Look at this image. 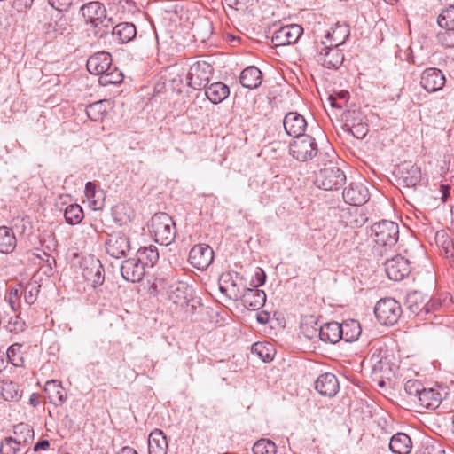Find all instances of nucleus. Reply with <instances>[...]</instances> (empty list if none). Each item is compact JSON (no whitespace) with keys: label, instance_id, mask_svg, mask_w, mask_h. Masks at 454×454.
<instances>
[{"label":"nucleus","instance_id":"obj_16","mask_svg":"<svg viewBox=\"0 0 454 454\" xmlns=\"http://www.w3.org/2000/svg\"><path fill=\"white\" fill-rule=\"evenodd\" d=\"M302 33L303 28L300 25L285 26L274 33L271 42L275 46L292 44L297 42Z\"/></svg>","mask_w":454,"mask_h":454},{"label":"nucleus","instance_id":"obj_57","mask_svg":"<svg viewBox=\"0 0 454 454\" xmlns=\"http://www.w3.org/2000/svg\"><path fill=\"white\" fill-rule=\"evenodd\" d=\"M20 291L18 289H12L6 299L13 310H16L15 305L17 300L20 298Z\"/></svg>","mask_w":454,"mask_h":454},{"label":"nucleus","instance_id":"obj_13","mask_svg":"<svg viewBox=\"0 0 454 454\" xmlns=\"http://www.w3.org/2000/svg\"><path fill=\"white\" fill-rule=\"evenodd\" d=\"M242 278L239 274L235 276L230 272L223 273L219 278V289L222 294L226 295L229 299L238 301L241 297L240 286L242 285Z\"/></svg>","mask_w":454,"mask_h":454},{"label":"nucleus","instance_id":"obj_27","mask_svg":"<svg viewBox=\"0 0 454 454\" xmlns=\"http://www.w3.org/2000/svg\"><path fill=\"white\" fill-rule=\"evenodd\" d=\"M239 82L245 88L256 89L262 84V73L258 67L249 66L241 72Z\"/></svg>","mask_w":454,"mask_h":454},{"label":"nucleus","instance_id":"obj_33","mask_svg":"<svg viewBox=\"0 0 454 454\" xmlns=\"http://www.w3.org/2000/svg\"><path fill=\"white\" fill-rule=\"evenodd\" d=\"M0 395L5 401L17 402L22 396V390L17 383L4 380L0 382Z\"/></svg>","mask_w":454,"mask_h":454},{"label":"nucleus","instance_id":"obj_25","mask_svg":"<svg viewBox=\"0 0 454 454\" xmlns=\"http://www.w3.org/2000/svg\"><path fill=\"white\" fill-rule=\"evenodd\" d=\"M44 393L49 402L55 406L62 405L66 399L67 394L60 381L51 380L45 383Z\"/></svg>","mask_w":454,"mask_h":454},{"label":"nucleus","instance_id":"obj_39","mask_svg":"<svg viewBox=\"0 0 454 454\" xmlns=\"http://www.w3.org/2000/svg\"><path fill=\"white\" fill-rule=\"evenodd\" d=\"M66 222L71 225L78 224L83 219V210L78 204L67 206L64 212Z\"/></svg>","mask_w":454,"mask_h":454},{"label":"nucleus","instance_id":"obj_40","mask_svg":"<svg viewBox=\"0 0 454 454\" xmlns=\"http://www.w3.org/2000/svg\"><path fill=\"white\" fill-rule=\"evenodd\" d=\"M253 454H277V446L270 439L258 440L252 448Z\"/></svg>","mask_w":454,"mask_h":454},{"label":"nucleus","instance_id":"obj_42","mask_svg":"<svg viewBox=\"0 0 454 454\" xmlns=\"http://www.w3.org/2000/svg\"><path fill=\"white\" fill-rule=\"evenodd\" d=\"M106 110L103 101H97L88 106L86 114L93 121H98L103 119Z\"/></svg>","mask_w":454,"mask_h":454},{"label":"nucleus","instance_id":"obj_52","mask_svg":"<svg viewBox=\"0 0 454 454\" xmlns=\"http://www.w3.org/2000/svg\"><path fill=\"white\" fill-rule=\"evenodd\" d=\"M419 454H444V450L439 444L425 443L422 445Z\"/></svg>","mask_w":454,"mask_h":454},{"label":"nucleus","instance_id":"obj_6","mask_svg":"<svg viewBox=\"0 0 454 454\" xmlns=\"http://www.w3.org/2000/svg\"><path fill=\"white\" fill-rule=\"evenodd\" d=\"M374 314L381 325H393L400 318L402 309L395 299L385 298L376 303Z\"/></svg>","mask_w":454,"mask_h":454},{"label":"nucleus","instance_id":"obj_63","mask_svg":"<svg viewBox=\"0 0 454 454\" xmlns=\"http://www.w3.org/2000/svg\"><path fill=\"white\" fill-rule=\"evenodd\" d=\"M118 454H137V452L131 447H123Z\"/></svg>","mask_w":454,"mask_h":454},{"label":"nucleus","instance_id":"obj_56","mask_svg":"<svg viewBox=\"0 0 454 454\" xmlns=\"http://www.w3.org/2000/svg\"><path fill=\"white\" fill-rule=\"evenodd\" d=\"M35 0H15L14 6L19 12L30 9Z\"/></svg>","mask_w":454,"mask_h":454},{"label":"nucleus","instance_id":"obj_12","mask_svg":"<svg viewBox=\"0 0 454 454\" xmlns=\"http://www.w3.org/2000/svg\"><path fill=\"white\" fill-rule=\"evenodd\" d=\"M385 271L389 279L401 281L411 272L410 262L401 255H395L385 262Z\"/></svg>","mask_w":454,"mask_h":454},{"label":"nucleus","instance_id":"obj_55","mask_svg":"<svg viewBox=\"0 0 454 454\" xmlns=\"http://www.w3.org/2000/svg\"><path fill=\"white\" fill-rule=\"evenodd\" d=\"M344 59H322L323 62L321 64L326 68L337 69L343 64Z\"/></svg>","mask_w":454,"mask_h":454},{"label":"nucleus","instance_id":"obj_34","mask_svg":"<svg viewBox=\"0 0 454 454\" xmlns=\"http://www.w3.org/2000/svg\"><path fill=\"white\" fill-rule=\"evenodd\" d=\"M17 240L12 230L5 227H0V252L10 254L14 251Z\"/></svg>","mask_w":454,"mask_h":454},{"label":"nucleus","instance_id":"obj_64","mask_svg":"<svg viewBox=\"0 0 454 454\" xmlns=\"http://www.w3.org/2000/svg\"><path fill=\"white\" fill-rule=\"evenodd\" d=\"M30 403L35 407L39 404V399H38V396L35 395V394H33L31 396H30Z\"/></svg>","mask_w":454,"mask_h":454},{"label":"nucleus","instance_id":"obj_41","mask_svg":"<svg viewBox=\"0 0 454 454\" xmlns=\"http://www.w3.org/2000/svg\"><path fill=\"white\" fill-rule=\"evenodd\" d=\"M438 25L443 29L454 30V6L442 10L437 19Z\"/></svg>","mask_w":454,"mask_h":454},{"label":"nucleus","instance_id":"obj_53","mask_svg":"<svg viewBox=\"0 0 454 454\" xmlns=\"http://www.w3.org/2000/svg\"><path fill=\"white\" fill-rule=\"evenodd\" d=\"M49 4L59 12H66L72 4V0H48Z\"/></svg>","mask_w":454,"mask_h":454},{"label":"nucleus","instance_id":"obj_7","mask_svg":"<svg viewBox=\"0 0 454 454\" xmlns=\"http://www.w3.org/2000/svg\"><path fill=\"white\" fill-rule=\"evenodd\" d=\"M130 248V239L122 231H114L105 240L106 254L115 259L128 256Z\"/></svg>","mask_w":454,"mask_h":454},{"label":"nucleus","instance_id":"obj_59","mask_svg":"<svg viewBox=\"0 0 454 454\" xmlns=\"http://www.w3.org/2000/svg\"><path fill=\"white\" fill-rule=\"evenodd\" d=\"M50 447V442L48 440H40L38 442H36L34 446V451H39V450H45L49 449Z\"/></svg>","mask_w":454,"mask_h":454},{"label":"nucleus","instance_id":"obj_11","mask_svg":"<svg viewBox=\"0 0 454 454\" xmlns=\"http://www.w3.org/2000/svg\"><path fill=\"white\" fill-rule=\"evenodd\" d=\"M342 197L347 204L362 206L370 199L368 188L360 182H352L343 190Z\"/></svg>","mask_w":454,"mask_h":454},{"label":"nucleus","instance_id":"obj_14","mask_svg":"<svg viewBox=\"0 0 454 454\" xmlns=\"http://www.w3.org/2000/svg\"><path fill=\"white\" fill-rule=\"evenodd\" d=\"M448 394V389L444 387H423L418 403L423 408L434 410L439 407L443 399L447 398Z\"/></svg>","mask_w":454,"mask_h":454},{"label":"nucleus","instance_id":"obj_26","mask_svg":"<svg viewBox=\"0 0 454 454\" xmlns=\"http://www.w3.org/2000/svg\"><path fill=\"white\" fill-rule=\"evenodd\" d=\"M168 442L160 429L153 430L148 436V454H167Z\"/></svg>","mask_w":454,"mask_h":454},{"label":"nucleus","instance_id":"obj_23","mask_svg":"<svg viewBox=\"0 0 454 454\" xmlns=\"http://www.w3.org/2000/svg\"><path fill=\"white\" fill-rule=\"evenodd\" d=\"M398 178L406 187H414L421 181L420 168L411 162H404L398 169Z\"/></svg>","mask_w":454,"mask_h":454},{"label":"nucleus","instance_id":"obj_5","mask_svg":"<svg viewBox=\"0 0 454 454\" xmlns=\"http://www.w3.org/2000/svg\"><path fill=\"white\" fill-rule=\"evenodd\" d=\"M346 182L344 172L338 167L329 166L320 169L317 175L315 184L325 191H337Z\"/></svg>","mask_w":454,"mask_h":454},{"label":"nucleus","instance_id":"obj_30","mask_svg":"<svg viewBox=\"0 0 454 454\" xmlns=\"http://www.w3.org/2000/svg\"><path fill=\"white\" fill-rule=\"evenodd\" d=\"M204 89L206 97L213 104L223 102L230 95L229 87L221 82L207 85Z\"/></svg>","mask_w":454,"mask_h":454},{"label":"nucleus","instance_id":"obj_38","mask_svg":"<svg viewBox=\"0 0 454 454\" xmlns=\"http://www.w3.org/2000/svg\"><path fill=\"white\" fill-rule=\"evenodd\" d=\"M84 194L90 204V207L93 210H97L102 207L103 201L102 192L96 190V184L92 182H87L85 184Z\"/></svg>","mask_w":454,"mask_h":454},{"label":"nucleus","instance_id":"obj_47","mask_svg":"<svg viewBox=\"0 0 454 454\" xmlns=\"http://www.w3.org/2000/svg\"><path fill=\"white\" fill-rule=\"evenodd\" d=\"M252 352L256 353L264 362L272 359L270 350L268 344L263 342H257L252 346Z\"/></svg>","mask_w":454,"mask_h":454},{"label":"nucleus","instance_id":"obj_1","mask_svg":"<svg viewBox=\"0 0 454 454\" xmlns=\"http://www.w3.org/2000/svg\"><path fill=\"white\" fill-rule=\"evenodd\" d=\"M371 237L374 241L373 252L383 256L396 245L399 238V226L392 221H380L372 225Z\"/></svg>","mask_w":454,"mask_h":454},{"label":"nucleus","instance_id":"obj_3","mask_svg":"<svg viewBox=\"0 0 454 454\" xmlns=\"http://www.w3.org/2000/svg\"><path fill=\"white\" fill-rule=\"evenodd\" d=\"M348 35V26L337 23L335 27L325 35V40L321 43L322 48L319 51V54L327 56L333 52V56L344 57L342 51L340 50L339 47L345 43Z\"/></svg>","mask_w":454,"mask_h":454},{"label":"nucleus","instance_id":"obj_21","mask_svg":"<svg viewBox=\"0 0 454 454\" xmlns=\"http://www.w3.org/2000/svg\"><path fill=\"white\" fill-rule=\"evenodd\" d=\"M122 278L132 283L139 282L145 275V266L137 258L125 260L121 267Z\"/></svg>","mask_w":454,"mask_h":454},{"label":"nucleus","instance_id":"obj_2","mask_svg":"<svg viewBox=\"0 0 454 454\" xmlns=\"http://www.w3.org/2000/svg\"><path fill=\"white\" fill-rule=\"evenodd\" d=\"M150 233L155 242L170 245L176 239V223L167 213H157L151 219Z\"/></svg>","mask_w":454,"mask_h":454},{"label":"nucleus","instance_id":"obj_43","mask_svg":"<svg viewBox=\"0 0 454 454\" xmlns=\"http://www.w3.org/2000/svg\"><path fill=\"white\" fill-rule=\"evenodd\" d=\"M423 385L417 380H410L404 385L406 394L411 397L414 403H418L420 393H422Z\"/></svg>","mask_w":454,"mask_h":454},{"label":"nucleus","instance_id":"obj_28","mask_svg":"<svg viewBox=\"0 0 454 454\" xmlns=\"http://www.w3.org/2000/svg\"><path fill=\"white\" fill-rule=\"evenodd\" d=\"M341 329L338 322L325 323L319 328L318 336L322 341L334 344L341 340Z\"/></svg>","mask_w":454,"mask_h":454},{"label":"nucleus","instance_id":"obj_29","mask_svg":"<svg viewBox=\"0 0 454 454\" xmlns=\"http://www.w3.org/2000/svg\"><path fill=\"white\" fill-rule=\"evenodd\" d=\"M412 449V442L410 436L404 433L394 434L389 442V450L394 454H409Z\"/></svg>","mask_w":454,"mask_h":454},{"label":"nucleus","instance_id":"obj_35","mask_svg":"<svg viewBox=\"0 0 454 454\" xmlns=\"http://www.w3.org/2000/svg\"><path fill=\"white\" fill-rule=\"evenodd\" d=\"M112 60L113 59H87L86 67L91 74L102 76L107 70H112Z\"/></svg>","mask_w":454,"mask_h":454},{"label":"nucleus","instance_id":"obj_22","mask_svg":"<svg viewBox=\"0 0 454 454\" xmlns=\"http://www.w3.org/2000/svg\"><path fill=\"white\" fill-rule=\"evenodd\" d=\"M315 388L321 395L333 397L338 393L340 386L336 376L326 372L317 377Z\"/></svg>","mask_w":454,"mask_h":454},{"label":"nucleus","instance_id":"obj_37","mask_svg":"<svg viewBox=\"0 0 454 454\" xmlns=\"http://www.w3.org/2000/svg\"><path fill=\"white\" fill-rule=\"evenodd\" d=\"M138 260L144 266L153 267L159 260V252L155 246L141 247L137 251Z\"/></svg>","mask_w":454,"mask_h":454},{"label":"nucleus","instance_id":"obj_4","mask_svg":"<svg viewBox=\"0 0 454 454\" xmlns=\"http://www.w3.org/2000/svg\"><path fill=\"white\" fill-rule=\"evenodd\" d=\"M25 433L26 436L23 439H17L13 437H6L4 438L0 444V453L1 454H26L27 450H26L28 440L32 439L34 432L33 430L26 424H19L14 427V434H18V433Z\"/></svg>","mask_w":454,"mask_h":454},{"label":"nucleus","instance_id":"obj_17","mask_svg":"<svg viewBox=\"0 0 454 454\" xmlns=\"http://www.w3.org/2000/svg\"><path fill=\"white\" fill-rule=\"evenodd\" d=\"M81 11L87 24L97 28L106 18V10L99 2H90L81 7Z\"/></svg>","mask_w":454,"mask_h":454},{"label":"nucleus","instance_id":"obj_48","mask_svg":"<svg viewBox=\"0 0 454 454\" xmlns=\"http://www.w3.org/2000/svg\"><path fill=\"white\" fill-rule=\"evenodd\" d=\"M437 40L442 46H444L446 48H453L454 47V30L445 29L444 31L438 33Z\"/></svg>","mask_w":454,"mask_h":454},{"label":"nucleus","instance_id":"obj_20","mask_svg":"<svg viewBox=\"0 0 454 454\" xmlns=\"http://www.w3.org/2000/svg\"><path fill=\"white\" fill-rule=\"evenodd\" d=\"M445 76L437 68H427L421 75L420 84L428 92H435L442 89Z\"/></svg>","mask_w":454,"mask_h":454},{"label":"nucleus","instance_id":"obj_60","mask_svg":"<svg viewBox=\"0 0 454 454\" xmlns=\"http://www.w3.org/2000/svg\"><path fill=\"white\" fill-rule=\"evenodd\" d=\"M270 314L267 311H261L256 316L257 321L262 325L267 324L270 321Z\"/></svg>","mask_w":454,"mask_h":454},{"label":"nucleus","instance_id":"obj_46","mask_svg":"<svg viewBox=\"0 0 454 454\" xmlns=\"http://www.w3.org/2000/svg\"><path fill=\"white\" fill-rule=\"evenodd\" d=\"M344 130L350 133L357 139H363L367 135L369 128L366 121H364L360 124H356L354 126L345 129Z\"/></svg>","mask_w":454,"mask_h":454},{"label":"nucleus","instance_id":"obj_9","mask_svg":"<svg viewBox=\"0 0 454 454\" xmlns=\"http://www.w3.org/2000/svg\"><path fill=\"white\" fill-rule=\"evenodd\" d=\"M213 70V67L207 62L197 61L190 67L187 74V84L194 90L206 87L211 79Z\"/></svg>","mask_w":454,"mask_h":454},{"label":"nucleus","instance_id":"obj_50","mask_svg":"<svg viewBox=\"0 0 454 454\" xmlns=\"http://www.w3.org/2000/svg\"><path fill=\"white\" fill-rule=\"evenodd\" d=\"M25 322L19 317L16 316L10 319L8 323V328L10 332L20 333L24 330Z\"/></svg>","mask_w":454,"mask_h":454},{"label":"nucleus","instance_id":"obj_54","mask_svg":"<svg viewBox=\"0 0 454 454\" xmlns=\"http://www.w3.org/2000/svg\"><path fill=\"white\" fill-rule=\"evenodd\" d=\"M227 4L238 11H245L252 0H225Z\"/></svg>","mask_w":454,"mask_h":454},{"label":"nucleus","instance_id":"obj_58","mask_svg":"<svg viewBox=\"0 0 454 454\" xmlns=\"http://www.w3.org/2000/svg\"><path fill=\"white\" fill-rule=\"evenodd\" d=\"M441 306V302L437 299H431L424 307L426 313L437 309Z\"/></svg>","mask_w":454,"mask_h":454},{"label":"nucleus","instance_id":"obj_61","mask_svg":"<svg viewBox=\"0 0 454 454\" xmlns=\"http://www.w3.org/2000/svg\"><path fill=\"white\" fill-rule=\"evenodd\" d=\"M20 348V345L18 344H13L12 345L8 350H7V356H8V358L10 361H12V363L14 364V365H17V364L14 362V359H12V357L15 355V352L16 350H19Z\"/></svg>","mask_w":454,"mask_h":454},{"label":"nucleus","instance_id":"obj_45","mask_svg":"<svg viewBox=\"0 0 454 454\" xmlns=\"http://www.w3.org/2000/svg\"><path fill=\"white\" fill-rule=\"evenodd\" d=\"M122 79V73L117 67L112 66V70H107L105 74L100 76L99 82L103 84H116L120 83Z\"/></svg>","mask_w":454,"mask_h":454},{"label":"nucleus","instance_id":"obj_44","mask_svg":"<svg viewBox=\"0 0 454 454\" xmlns=\"http://www.w3.org/2000/svg\"><path fill=\"white\" fill-rule=\"evenodd\" d=\"M40 287L41 286L37 284L36 281L28 282L24 286V299L27 304L32 305L35 302L40 292Z\"/></svg>","mask_w":454,"mask_h":454},{"label":"nucleus","instance_id":"obj_10","mask_svg":"<svg viewBox=\"0 0 454 454\" xmlns=\"http://www.w3.org/2000/svg\"><path fill=\"white\" fill-rule=\"evenodd\" d=\"M214 260V251L207 244H197L192 247L189 253V262L196 269L207 270Z\"/></svg>","mask_w":454,"mask_h":454},{"label":"nucleus","instance_id":"obj_24","mask_svg":"<svg viewBox=\"0 0 454 454\" xmlns=\"http://www.w3.org/2000/svg\"><path fill=\"white\" fill-rule=\"evenodd\" d=\"M241 300L244 307L248 309L257 310L261 309L266 301V294L258 288H247L241 292Z\"/></svg>","mask_w":454,"mask_h":454},{"label":"nucleus","instance_id":"obj_32","mask_svg":"<svg viewBox=\"0 0 454 454\" xmlns=\"http://www.w3.org/2000/svg\"><path fill=\"white\" fill-rule=\"evenodd\" d=\"M341 340L347 342H353L358 339L362 329L359 322L355 319L346 320L340 324Z\"/></svg>","mask_w":454,"mask_h":454},{"label":"nucleus","instance_id":"obj_49","mask_svg":"<svg viewBox=\"0 0 454 454\" xmlns=\"http://www.w3.org/2000/svg\"><path fill=\"white\" fill-rule=\"evenodd\" d=\"M442 238L444 239L442 243V248L444 253V255L447 258L452 259L450 263L451 266H454V242L445 234H442Z\"/></svg>","mask_w":454,"mask_h":454},{"label":"nucleus","instance_id":"obj_15","mask_svg":"<svg viewBox=\"0 0 454 454\" xmlns=\"http://www.w3.org/2000/svg\"><path fill=\"white\" fill-rule=\"evenodd\" d=\"M82 276L93 287L104 282V268L100 261L94 257L85 259L82 262Z\"/></svg>","mask_w":454,"mask_h":454},{"label":"nucleus","instance_id":"obj_8","mask_svg":"<svg viewBox=\"0 0 454 454\" xmlns=\"http://www.w3.org/2000/svg\"><path fill=\"white\" fill-rule=\"evenodd\" d=\"M317 151V144L310 136L296 137V140L290 144V154L299 161L305 162L313 159Z\"/></svg>","mask_w":454,"mask_h":454},{"label":"nucleus","instance_id":"obj_36","mask_svg":"<svg viewBox=\"0 0 454 454\" xmlns=\"http://www.w3.org/2000/svg\"><path fill=\"white\" fill-rule=\"evenodd\" d=\"M342 121H343V129L349 128L356 124H360L361 122L366 121V118L361 109L356 107V106H350L348 110H346L342 114Z\"/></svg>","mask_w":454,"mask_h":454},{"label":"nucleus","instance_id":"obj_31","mask_svg":"<svg viewBox=\"0 0 454 454\" xmlns=\"http://www.w3.org/2000/svg\"><path fill=\"white\" fill-rule=\"evenodd\" d=\"M136 35V27L134 24L129 22L120 23L113 29V36L122 43L130 42Z\"/></svg>","mask_w":454,"mask_h":454},{"label":"nucleus","instance_id":"obj_62","mask_svg":"<svg viewBox=\"0 0 454 454\" xmlns=\"http://www.w3.org/2000/svg\"><path fill=\"white\" fill-rule=\"evenodd\" d=\"M257 277V283L254 284V288H257L258 286L263 285L265 283L266 276L262 269L259 270L258 272H256Z\"/></svg>","mask_w":454,"mask_h":454},{"label":"nucleus","instance_id":"obj_18","mask_svg":"<svg viewBox=\"0 0 454 454\" xmlns=\"http://www.w3.org/2000/svg\"><path fill=\"white\" fill-rule=\"evenodd\" d=\"M168 299L179 307L188 305L192 297V289L185 282H176L168 288Z\"/></svg>","mask_w":454,"mask_h":454},{"label":"nucleus","instance_id":"obj_51","mask_svg":"<svg viewBox=\"0 0 454 454\" xmlns=\"http://www.w3.org/2000/svg\"><path fill=\"white\" fill-rule=\"evenodd\" d=\"M348 96L349 93L347 90H341L338 92L336 95H330L328 100L330 101L331 106L333 107L340 108L341 105L338 103V99L346 102L348 100Z\"/></svg>","mask_w":454,"mask_h":454},{"label":"nucleus","instance_id":"obj_19","mask_svg":"<svg viewBox=\"0 0 454 454\" xmlns=\"http://www.w3.org/2000/svg\"><path fill=\"white\" fill-rule=\"evenodd\" d=\"M283 125L286 134L290 137H299L304 136L307 127L305 118L297 112H289L283 120Z\"/></svg>","mask_w":454,"mask_h":454}]
</instances>
